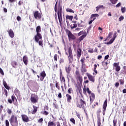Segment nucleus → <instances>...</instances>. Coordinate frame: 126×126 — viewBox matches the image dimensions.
<instances>
[{"instance_id":"obj_1","label":"nucleus","mask_w":126,"mask_h":126,"mask_svg":"<svg viewBox=\"0 0 126 126\" xmlns=\"http://www.w3.org/2000/svg\"><path fill=\"white\" fill-rule=\"evenodd\" d=\"M58 1L56 2L54 6V10L55 12H57L58 17L60 25L63 24V6L59 4L58 7Z\"/></svg>"},{"instance_id":"obj_2","label":"nucleus","mask_w":126,"mask_h":126,"mask_svg":"<svg viewBox=\"0 0 126 126\" xmlns=\"http://www.w3.org/2000/svg\"><path fill=\"white\" fill-rule=\"evenodd\" d=\"M75 74L76 75V78L77 80H79V83H78L76 85L77 90L79 91V93H81V86H82L83 79L78 70L75 71Z\"/></svg>"},{"instance_id":"obj_3","label":"nucleus","mask_w":126,"mask_h":126,"mask_svg":"<svg viewBox=\"0 0 126 126\" xmlns=\"http://www.w3.org/2000/svg\"><path fill=\"white\" fill-rule=\"evenodd\" d=\"M83 90L84 94H86V92H88V94H91L90 95V105H91L95 100V94L90 91L89 88H84Z\"/></svg>"},{"instance_id":"obj_4","label":"nucleus","mask_w":126,"mask_h":126,"mask_svg":"<svg viewBox=\"0 0 126 126\" xmlns=\"http://www.w3.org/2000/svg\"><path fill=\"white\" fill-rule=\"evenodd\" d=\"M65 54L68 56L69 63H72L73 61V54L72 53V48H71V47L70 46L67 48V52L65 51Z\"/></svg>"},{"instance_id":"obj_5","label":"nucleus","mask_w":126,"mask_h":126,"mask_svg":"<svg viewBox=\"0 0 126 126\" xmlns=\"http://www.w3.org/2000/svg\"><path fill=\"white\" fill-rule=\"evenodd\" d=\"M9 121L11 126H18L17 116H15L14 115H11Z\"/></svg>"},{"instance_id":"obj_6","label":"nucleus","mask_w":126,"mask_h":126,"mask_svg":"<svg viewBox=\"0 0 126 126\" xmlns=\"http://www.w3.org/2000/svg\"><path fill=\"white\" fill-rule=\"evenodd\" d=\"M34 41L36 43H38L39 46L43 47V39H42V34L41 33H36V34L34 37Z\"/></svg>"},{"instance_id":"obj_7","label":"nucleus","mask_w":126,"mask_h":126,"mask_svg":"<svg viewBox=\"0 0 126 126\" xmlns=\"http://www.w3.org/2000/svg\"><path fill=\"white\" fill-rule=\"evenodd\" d=\"M30 101L32 104H36L39 102V96L35 94H32L31 95Z\"/></svg>"},{"instance_id":"obj_8","label":"nucleus","mask_w":126,"mask_h":126,"mask_svg":"<svg viewBox=\"0 0 126 126\" xmlns=\"http://www.w3.org/2000/svg\"><path fill=\"white\" fill-rule=\"evenodd\" d=\"M66 33L68 36L69 41H74V40H76V36L72 34V32L70 31L66 30Z\"/></svg>"},{"instance_id":"obj_9","label":"nucleus","mask_w":126,"mask_h":126,"mask_svg":"<svg viewBox=\"0 0 126 126\" xmlns=\"http://www.w3.org/2000/svg\"><path fill=\"white\" fill-rule=\"evenodd\" d=\"M76 106L77 108H79L80 109H85V106H86V102L85 101L83 100L82 99H80V103L77 102L76 103Z\"/></svg>"},{"instance_id":"obj_10","label":"nucleus","mask_w":126,"mask_h":126,"mask_svg":"<svg viewBox=\"0 0 126 126\" xmlns=\"http://www.w3.org/2000/svg\"><path fill=\"white\" fill-rule=\"evenodd\" d=\"M11 98H12V100L11 99H8V103H9L10 104H12V102H13L14 105H15L16 106H17V105H18V103L17 102V99L14 96V94L11 96Z\"/></svg>"},{"instance_id":"obj_11","label":"nucleus","mask_w":126,"mask_h":126,"mask_svg":"<svg viewBox=\"0 0 126 126\" xmlns=\"http://www.w3.org/2000/svg\"><path fill=\"white\" fill-rule=\"evenodd\" d=\"M113 69L116 71V72H119L121 70V66H120V63H114L113 65Z\"/></svg>"},{"instance_id":"obj_12","label":"nucleus","mask_w":126,"mask_h":126,"mask_svg":"<svg viewBox=\"0 0 126 126\" xmlns=\"http://www.w3.org/2000/svg\"><path fill=\"white\" fill-rule=\"evenodd\" d=\"M66 72L67 73V79L68 80V82H69L70 77H71V76H70V75H68L69 74V73H70V71H71V68L70 67V65H69L68 67H65V68Z\"/></svg>"},{"instance_id":"obj_13","label":"nucleus","mask_w":126,"mask_h":126,"mask_svg":"<svg viewBox=\"0 0 126 126\" xmlns=\"http://www.w3.org/2000/svg\"><path fill=\"white\" fill-rule=\"evenodd\" d=\"M42 15H43V14L39 13L38 11H35L33 13V16L35 19H41L42 18Z\"/></svg>"},{"instance_id":"obj_14","label":"nucleus","mask_w":126,"mask_h":126,"mask_svg":"<svg viewBox=\"0 0 126 126\" xmlns=\"http://www.w3.org/2000/svg\"><path fill=\"white\" fill-rule=\"evenodd\" d=\"M87 36V33H85L82 36H80L78 39H75L76 44H79L81 41H82Z\"/></svg>"},{"instance_id":"obj_15","label":"nucleus","mask_w":126,"mask_h":126,"mask_svg":"<svg viewBox=\"0 0 126 126\" xmlns=\"http://www.w3.org/2000/svg\"><path fill=\"white\" fill-rule=\"evenodd\" d=\"M107 106H108V99H106L103 103V110H102V114L103 116H105V114H106V110L107 109Z\"/></svg>"},{"instance_id":"obj_16","label":"nucleus","mask_w":126,"mask_h":126,"mask_svg":"<svg viewBox=\"0 0 126 126\" xmlns=\"http://www.w3.org/2000/svg\"><path fill=\"white\" fill-rule=\"evenodd\" d=\"M86 75L88 76V78L90 81H91V82H95V77L92 76V75L89 74V73H86Z\"/></svg>"},{"instance_id":"obj_17","label":"nucleus","mask_w":126,"mask_h":126,"mask_svg":"<svg viewBox=\"0 0 126 126\" xmlns=\"http://www.w3.org/2000/svg\"><path fill=\"white\" fill-rule=\"evenodd\" d=\"M98 16H99V15L98 14H93L92 15H91V19L93 20H91L90 22H89V24H92V22H93V21H94V20H95V19H96V17H98Z\"/></svg>"},{"instance_id":"obj_18","label":"nucleus","mask_w":126,"mask_h":126,"mask_svg":"<svg viewBox=\"0 0 126 126\" xmlns=\"http://www.w3.org/2000/svg\"><path fill=\"white\" fill-rule=\"evenodd\" d=\"M82 55V50L81 48H78L77 49V58L79 60Z\"/></svg>"},{"instance_id":"obj_19","label":"nucleus","mask_w":126,"mask_h":126,"mask_svg":"<svg viewBox=\"0 0 126 126\" xmlns=\"http://www.w3.org/2000/svg\"><path fill=\"white\" fill-rule=\"evenodd\" d=\"M21 117L22 119V120L25 122V123H28L29 122V117L26 115L25 114H22L21 115Z\"/></svg>"},{"instance_id":"obj_20","label":"nucleus","mask_w":126,"mask_h":126,"mask_svg":"<svg viewBox=\"0 0 126 126\" xmlns=\"http://www.w3.org/2000/svg\"><path fill=\"white\" fill-rule=\"evenodd\" d=\"M46 72H45V71H42L40 74V80H41V81H43V80H44V78H45L46 77Z\"/></svg>"},{"instance_id":"obj_21","label":"nucleus","mask_w":126,"mask_h":126,"mask_svg":"<svg viewBox=\"0 0 126 126\" xmlns=\"http://www.w3.org/2000/svg\"><path fill=\"white\" fill-rule=\"evenodd\" d=\"M66 98L67 100V102L68 103H71V100H72V97L69 94H66Z\"/></svg>"},{"instance_id":"obj_22","label":"nucleus","mask_w":126,"mask_h":126,"mask_svg":"<svg viewBox=\"0 0 126 126\" xmlns=\"http://www.w3.org/2000/svg\"><path fill=\"white\" fill-rule=\"evenodd\" d=\"M8 33L10 38H14V32L12 29H10L8 31Z\"/></svg>"},{"instance_id":"obj_23","label":"nucleus","mask_w":126,"mask_h":126,"mask_svg":"<svg viewBox=\"0 0 126 126\" xmlns=\"http://www.w3.org/2000/svg\"><path fill=\"white\" fill-rule=\"evenodd\" d=\"M33 110L31 111L32 115H35L38 111V107L35 105H32Z\"/></svg>"},{"instance_id":"obj_24","label":"nucleus","mask_w":126,"mask_h":126,"mask_svg":"<svg viewBox=\"0 0 126 126\" xmlns=\"http://www.w3.org/2000/svg\"><path fill=\"white\" fill-rule=\"evenodd\" d=\"M23 61L25 65H27L28 64V58H27V56H24L23 57Z\"/></svg>"},{"instance_id":"obj_25","label":"nucleus","mask_w":126,"mask_h":126,"mask_svg":"<svg viewBox=\"0 0 126 126\" xmlns=\"http://www.w3.org/2000/svg\"><path fill=\"white\" fill-rule=\"evenodd\" d=\"M85 61H86V59H85V58H82L80 60V62H81L82 63V68H83V67H84L86 65Z\"/></svg>"},{"instance_id":"obj_26","label":"nucleus","mask_w":126,"mask_h":126,"mask_svg":"<svg viewBox=\"0 0 126 126\" xmlns=\"http://www.w3.org/2000/svg\"><path fill=\"white\" fill-rule=\"evenodd\" d=\"M48 126H57L56 122L50 121L48 122Z\"/></svg>"},{"instance_id":"obj_27","label":"nucleus","mask_w":126,"mask_h":126,"mask_svg":"<svg viewBox=\"0 0 126 126\" xmlns=\"http://www.w3.org/2000/svg\"><path fill=\"white\" fill-rule=\"evenodd\" d=\"M42 31V29H41V26H38L36 28V34H40V32Z\"/></svg>"},{"instance_id":"obj_28","label":"nucleus","mask_w":126,"mask_h":126,"mask_svg":"<svg viewBox=\"0 0 126 126\" xmlns=\"http://www.w3.org/2000/svg\"><path fill=\"white\" fill-rule=\"evenodd\" d=\"M3 84L4 85V87L6 89H7V90H9V89H10V87L7 85V83H6V82H5V81H3Z\"/></svg>"},{"instance_id":"obj_29","label":"nucleus","mask_w":126,"mask_h":126,"mask_svg":"<svg viewBox=\"0 0 126 126\" xmlns=\"http://www.w3.org/2000/svg\"><path fill=\"white\" fill-rule=\"evenodd\" d=\"M101 117H100V115H97V126H101Z\"/></svg>"},{"instance_id":"obj_30","label":"nucleus","mask_w":126,"mask_h":126,"mask_svg":"<svg viewBox=\"0 0 126 126\" xmlns=\"http://www.w3.org/2000/svg\"><path fill=\"white\" fill-rule=\"evenodd\" d=\"M66 20H70V21H72V19H73V16L66 15Z\"/></svg>"},{"instance_id":"obj_31","label":"nucleus","mask_w":126,"mask_h":126,"mask_svg":"<svg viewBox=\"0 0 126 126\" xmlns=\"http://www.w3.org/2000/svg\"><path fill=\"white\" fill-rule=\"evenodd\" d=\"M11 64L13 67H16V65H17V62L16 61H12L11 63Z\"/></svg>"},{"instance_id":"obj_32","label":"nucleus","mask_w":126,"mask_h":126,"mask_svg":"<svg viewBox=\"0 0 126 126\" xmlns=\"http://www.w3.org/2000/svg\"><path fill=\"white\" fill-rule=\"evenodd\" d=\"M114 41H115V38H112L109 42L107 43L105 42L104 44H106L107 45H110L111 44H113Z\"/></svg>"},{"instance_id":"obj_33","label":"nucleus","mask_w":126,"mask_h":126,"mask_svg":"<svg viewBox=\"0 0 126 126\" xmlns=\"http://www.w3.org/2000/svg\"><path fill=\"white\" fill-rule=\"evenodd\" d=\"M67 12H70V13H74V11L72 9L67 8L66 9Z\"/></svg>"},{"instance_id":"obj_34","label":"nucleus","mask_w":126,"mask_h":126,"mask_svg":"<svg viewBox=\"0 0 126 126\" xmlns=\"http://www.w3.org/2000/svg\"><path fill=\"white\" fill-rule=\"evenodd\" d=\"M96 11L98 12L99 11V9H100V8H104V6L103 5H98L96 6Z\"/></svg>"},{"instance_id":"obj_35","label":"nucleus","mask_w":126,"mask_h":126,"mask_svg":"<svg viewBox=\"0 0 126 126\" xmlns=\"http://www.w3.org/2000/svg\"><path fill=\"white\" fill-rule=\"evenodd\" d=\"M54 101L55 102L53 103V106L55 108V109H58L59 108V106H58V104H57V100L56 99H54Z\"/></svg>"},{"instance_id":"obj_36","label":"nucleus","mask_w":126,"mask_h":126,"mask_svg":"<svg viewBox=\"0 0 126 126\" xmlns=\"http://www.w3.org/2000/svg\"><path fill=\"white\" fill-rule=\"evenodd\" d=\"M84 23L83 21H81V23L78 22V27H84V25L82 24V23Z\"/></svg>"},{"instance_id":"obj_37","label":"nucleus","mask_w":126,"mask_h":126,"mask_svg":"<svg viewBox=\"0 0 126 126\" xmlns=\"http://www.w3.org/2000/svg\"><path fill=\"white\" fill-rule=\"evenodd\" d=\"M77 27V24H73L70 25L71 29H74V28H76Z\"/></svg>"},{"instance_id":"obj_38","label":"nucleus","mask_w":126,"mask_h":126,"mask_svg":"<svg viewBox=\"0 0 126 126\" xmlns=\"http://www.w3.org/2000/svg\"><path fill=\"white\" fill-rule=\"evenodd\" d=\"M88 52V53H90L91 54H93L94 51L93 48H89Z\"/></svg>"},{"instance_id":"obj_39","label":"nucleus","mask_w":126,"mask_h":126,"mask_svg":"<svg viewBox=\"0 0 126 126\" xmlns=\"http://www.w3.org/2000/svg\"><path fill=\"white\" fill-rule=\"evenodd\" d=\"M55 86H56V88H57V89L58 90H61V87H60V85H59V83H58V82H56Z\"/></svg>"},{"instance_id":"obj_40","label":"nucleus","mask_w":126,"mask_h":126,"mask_svg":"<svg viewBox=\"0 0 126 126\" xmlns=\"http://www.w3.org/2000/svg\"><path fill=\"white\" fill-rule=\"evenodd\" d=\"M7 114H8V115H11V114L12 113V110H11V109L9 108H7Z\"/></svg>"},{"instance_id":"obj_41","label":"nucleus","mask_w":126,"mask_h":126,"mask_svg":"<svg viewBox=\"0 0 126 126\" xmlns=\"http://www.w3.org/2000/svg\"><path fill=\"white\" fill-rule=\"evenodd\" d=\"M113 126H117V123H118V120L114 119L113 121Z\"/></svg>"},{"instance_id":"obj_42","label":"nucleus","mask_w":126,"mask_h":126,"mask_svg":"<svg viewBox=\"0 0 126 126\" xmlns=\"http://www.w3.org/2000/svg\"><path fill=\"white\" fill-rule=\"evenodd\" d=\"M70 122H71V123H72V124H73V125H75V119H74V118H71L70 119Z\"/></svg>"},{"instance_id":"obj_43","label":"nucleus","mask_w":126,"mask_h":126,"mask_svg":"<svg viewBox=\"0 0 126 126\" xmlns=\"http://www.w3.org/2000/svg\"><path fill=\"white\" fill-rule=\"evenodd\" d=\"M64 63V59H63V58H61L59 60V63L62 64V63Z\"/></svg>"},{"instance_id":"obj_44","label":"nucleus","mask_w":126,"mask_h":126,"mask_svg":"<svg viewBox=\"0 0 126 126\" xmlns=\"http://www.w3.org/2000/svg\"><path fill=\"white\" fill-rule=\"evenodd\" d=\"M58 58H59V55H58V54H55L54 55L55 62H58Z\"/></svg>"},{"instance_id":"obj_45","label":"nucleus","mask_w":126,"mask_h":126,"mask_svg":"<svg viewBox=\"0 0 126 126\" xmlns=\"http://www.w3.org/2000/svg\"><path fill=\"white\" fill-rule=\"evenodd\" d=\"M67 92H68V94H71V93H72V92H73V90H72V88H69Z\"/></svg>"},{"instance_id":"obj_46","label":"nucleus","mask_w":126,"mask_h":126,"mask_svg":"<svg viewBox=\"0 0 126 126\" xmlns=\"http://www.w3.org/2000/svg\"><path fill=\"white\" fill-rule=\"evenodd\" d=\"M43 115H44V116H48L49 115V112L47 111L46 110H44L42 112Z\"/></svg>"},{"instance_id":"obj_47","label":"nucleus","mask_w":126,"mask_h":126,"mask_svg":"<svg viewBox=\"0 0 126 126\" xmlns=\"http://www.w3.org/2000/svg\"><path fill=\"white\" fill-rule=\"evenodd\" d=\"M44 121V120L43 119V118H40L39 119H38V120L37 121L38 123H39V124H43V121Z\"/></svg>"},{"instance_id":"obj_48","label":"nucleus","mask_w":126,"mask_h":126,"mask_svg":"<svg viewBox=\"0 0 126 126\" xmlns=\"http://www.w3.org/2000/svg\"><path fill=\"white\" fill-rule=\"evenodd\" d=\"M110 0L113 4H116V3L118 2V0Z\"/></svg>"},{"instance_id":"obj_49","label":"nucleus","mask_w":126,"mask_h":126,"mask_svg":"<svg viewBox=\"0 0 126 126\" xmlns=\"http://www.w3.org/2000/svg\"><path fill=\"white\" fill-rule=\"evenodd\" d=\"M124 19H125V17H124V16H121L119 18V21H122V20H124Z\"/></svg>"},{"instance_id":"obj_50","label":"nucleus","mask_w":126,"mask_h":126,"mask_svg":"<svg viewBox=\"0 0 126 126\" xmlns=\"http://www.w3.org/2000/svg\"><path fill=\"white\" fill-rule=\"evenodd\" d=\"M3 94L4 95H5L6 97H7V96L8 95V94L7 93V91L6 89L4 90V93Z\"/></svg>"},{"instance_id":"obj_51","label":"nucleus","mask_w":126,"mask_h":126,"mask_svg":"<svg viewBox=\"0 0 126 126\" xmlns=\"http://www.w3.org/2000/svg\"><path fill=\"white\" fill-rule=\"evenodd\" d=\"M5 126H9V121H8L7 120H6L5 121Z\"/></svg>"},{"instance_id":"obj_52","label":"nucleus","mask_w":126,"mask_h":126,"mask_svg":"<svg viewBox=\"0 0 126 126\" xmlns=\"http://www.w3.org/2000/svg\"><path fill=\"white\" fill-rule=\"evenodd\" d=\"M61 81H63V82L64 83L65 82V78H64V77L62 76L61 78H60Z\"/></svg>"},{"instance_id":"obj_53","label":"nucleus","mask_w":126,"mask_h":126,"mask_svg":"<svg viewBox=\"0 0 126 126\" xmlns=\"http://www.w3.org/2000/svg\"><path fill=\"white\" fill-rule=\"evenodd\" d=\"M121 11H122V13H125V12H126V7H122Z\"/></svg>"},{"instance_id":"obj_54","label":"nucleus","mask_w":126,"mask_h":126,"mask_svg":"<svg viewBox=\"0 0 126 126\" xmlns=\"http://www.w3.org/2000/svg\"><path fill=\"white\" fill-rule=\"evenodd\" d=\"M102 63L103 65V66H105L106 67L107 65H108V62H102Z\"/></svg>"},{"instance_id":"obj_55","label":"nucleus","mask_w":126,"mask_h":126,"mask_svg":"<svg viewBox=\"0 0 126 126\" xmlns=\"http://www.w3.org/2000/svg\"><path fill=\"white\" fill-rule=\"evenodd\" d=\"M48 110H49V106H48V105H45L44 108V110L48 111Z\"/></svg>"},{"instance_id":"obj_56","label":"nucleus","mask_w":126,"mask_h":126,"mask_svg":"<svg viewBox=\"0 0 126 126\" xmlns=\"http://www.w3.org/2000/svg\"><path fill=\"white\" fill-rule=\"evenodd\" d=\"M120 84L124 85V84L125 83V81H124V80H123V79H120Z\"/></svg>"},{"instance_id":"obj_57","label":"nucleus","mask_w":126,"mask_h":126,"mask_svg":"<svg viewBox=\"0 0 126 126\" xmlns=\"http://www.w3.org/2000/svg\"><path fill=\"white\" fill-rule=\"evenodd\" d=\"M0 73L2 75H4V73L3 72V70H2V69H1V68H0Z\"/></svg>"},{"instance_id":"obj_58","label":"nucleus","mask_w":126,"mask_h":126,"mask_svg":"<svg viewBox=\"0 0 126 126\" xmlns=\"http://www.w3.org/2000/svg\"><path fill=\"white\" fill-rule=\"evenodd\" d=\"M2 110H3V107L2 105L0 106V114H1V112H2Z\"/></svg>"},{"instance_id":"obj_59","label":"nucleus","mask_w":126,"mask_h":126,"mask_svg":"<svg viewBox=\"0 0 126 126\" xmlns=\"http://www.w3.org/2000/svg\"><path fill=\"white\" fill-rule=\"evenodd\" d=\"M58 97L59 99H62V93H59L58 95Z\"/></svg>"},{"instance_id":"obj_60","label":"nucleus","mask_w":126,"mask_h":126,"mask_svg":"<svg viewBox=\"0 0 126 126\" xmlns=\"http://www.w3.org/2000/svg\"><path fill=\"white\" fill-rule=\"evenodd\" d=\"M19 93H20L19 90L18 89H16L15 90V93L16 94H19Z\"/></svg>"},{"instance_id":"obj_61","label":"nucleus","mask_w":126,"mask_h":126,"mask_svg":"<svg viewBox=\"0 0 126 126\" xmlns=\"http://www.w3.org/2000/svg\"><path fill=\"white\" fill-rule=\"evenodd\" d=\"M76 116H77V117H78V119H81L80 114L76 112Z\"/></svg>"},{"instance_id":"obj_62","label":"nucleus","mask_w":126,"mask_h":126,"mask_svg":"<svg viewBox=\"0 0 126 126\" xmlns=\"http://www.w3.org/2000/svg\"><path fill=\"white\" fill-rule=\"evenodd\" d=\"M119 86H120L119 83L117 82L115 83V87H116V88H118V87H119Z\"/></svg>"},{"instance_id":"obj_63","label":"nucleus","mask_w":126,"mask_h":126,"mask_svg":"<svg viewBox=\"0 0 126 126\" xmlns=\"http://www.w3.org/2000/svg\"><path fill=\"white\" fill-rule=\"evenodd\" d=\"M73 48L74 51H76V45L75 44H73Z\"/></svg>"},{"instance_id":"obj_64","label":"nucleus","mask_w":126,"mask_h":126,"mask_svg":"<svg viewBox=\"0 0 126 126\" xmlns=\"http://www.w3.org/2000/svg\"><path fill=\"white\" fill-rule=\"evenodd\" d=\"M56 126H61V123H60V122H57L56 123Z\"/></svg>"}]
</instances>
